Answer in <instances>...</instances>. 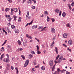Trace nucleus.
<instances>
[{"label": "nucleus", "mask_w": 74, "mask_h": 74, "mask_svg": "<svg viewBox=\"0 0 74 74\" xmlns=\"http://www.w3.org/2000/svg\"><path fill=\"white\" fill-rule=\"evenodd\" d=\"M29 60H26V62H25V64L24 66V67H26L29 64Z\"/></svg>", "instance_id": "f257e3e1"}, {"label": "nucleus", "mask_w": 74, "mask_h": 74, "mask_svg": "<svg viewBox=\"0 0 74 74\" xmlns=\"http://www.w3.org/2000/svg\"><path fill=\"white\" fill-rule=\"evenodd\" d=\"M27 14L26 15V16L27 17V18H26V20H27V19H30V18H31V16H29V12H27Z\"/></svg>", "instance_id": "f03ea898"}, {"label": "nucleus", "mask_w": 74, "mask_h": 74, "mask_svg": "<svg viewBox=\"0 0 74 74\" xmlns=\"http://www.w3.org/2000/svg\"><path fill=\"white\" fill-rule=\"evenodd\" d=\"M49 65L50 66H52L53 64V60H51L49 61Z\"/></svg>", "instance_id": "7ed1b4c3"}, {"label": "nucleus", "mask_w": 74, "mask_h": 74, "mask_svg": "<svg viewBox=\"0 0 74 74\" xmlns=\"http://www.w3.org/2000/svg\"><path fill=\"white\" fill-rule=\"evenodd\" d=\"M68 44L69 45H72L73 44V40H70L68 41Z\"/></svg>", "instance_id": "20e7f679"}, {"label": "nucleus", "mask_w": 74, "mask_h": 74, "mask_svg": "<svg viewBox=\"0 0 74 74\" xmlns=\"http://www.w3.org/2000/svg\"><path fill=\"white\" fill-rule=\"evenodd\" d=\"M63 38H67V34H64L63 35Z\"/></svg>", "instance_id": "39448f33"}, {"label": "nucleus", "mask_w": 74, "mask_h": 74, "mask_svg": "<svg viewBox=\"0 0 74 74\" xmlns=\"http://www.w3.org/2000/svg\"><path fill=\"white\" fill-rule=\"evenodd\" d=\"M37 25H34L32 27V29H37Z\"/></svg>", "instance_id": "423d86ee"}, {"label": "nucleus", "mask_w": 74, "mask_h": 74, "mask_svg": "<svg viewBox=\"0 0 74 74\" xmlns=\"http://www.w3.org/2000/svg\"><path fill=\"white\" fill-rule=\"evenodd\" d=\"M51 32L53 33H55V29L54 28H51Z\"/></svg>", "instance_id": "0eeeda50"}, {"label": "nucleus", "mask_w": 74, "mask_h": 74, "mask_svg": "<svg viewBox=\"0 0 74 74\" xmlns=\"http://www.w3.org/2000/svg\"><path fill=\"white\" fill-rule=\"evenodd\" d=\"M54 11L55 12H57V13H59V10L58 8L56 9V10H54Z\"/></svg>", "instance_id": "6e6552de"}, {"label": "nucleus", "mask_w": 74, "mask_h": 74, "mask_svg": "<svg viewBox=\"0 0 74 74\" xmlns=\"http://www.w3.org/2000/svg\"><path fill=\"white\" fill-rule=\"evenodd\" d=\"M62 59H61V58H59L58 60V62L59 63H61V62H62Z\"/></svg>", "instance_id": "1a4fd4ad"}, {"label": "nucleus", "mask_w": 74, "mask_h": 74, "mask_svg": "<svg viewBox=\"0 0 74 74\" xmlns=\"http://www.w3.org/2000/svg\"><path fill=\"white\" fill-rule=\"evenodd\" d=\"M23 49L22 48H21L20 49H17V51H18V52H19V51H21Z\"/></svg>", "instance_id": "9d476101"}, {"label": "nucleus", "mask_w": 74, "mask_h": 74, "mask_svg": "<svg viewBox=\"0 0 74 74\" xmlns=\"http://www.w3.org/2000/svg\"><path fill=\"white\" fill-rule=\"evenodd\" d=\"M33 58V55L31 54H29V59H31Z\"/></svg>", "instance_id": "9b49d317"}, {"label": "nucleus", "mask_w": 74, "mask_h": 74, "mask_svg": "<svg viewBox=\"0 0 74 74\" xmlns=\"http://www.w3.org/2000/svg\"><path fill=\"white\" fill-rule=\"evenodd\" d=\"M14 14V12L13 11V9L12 8L11 9V15H13Z\"/></svg>", "instance_id": "f8f14e48"}, {"label": "nucleus", "mask_w": 74, "mask_h": 74, "mask_svg": "<svg viewBox=\"0 0 74 74\" xmlns=\"http://www.w3.org/2000/svg\"><path fill=\"white\" fill-rule=\"evenodd\" d=\"M14 31L16 33H19V30L17 29H16Z\"/></svg>", "instance_id": "ddd939ff"}, {"label": "nucleus", "mask_w": 74, "mask_h": 74, "mask_svg": "<svg viewBox=\"0 0 74 74\" xmlns=\"http://www.w3.org/2000/svg\"><path fill=\"white\" fill-rule=\"evenodd\" d=\"M10 62V59L8 58H6V63H9Z\"/></svg>", "instance_id": "4468645a"}, {"label": "nucleus", "mask_w": 74, "mask_h": 74, "mask_svg": "<svg viewBox=\"0 0 74 74\" xmlns=\"http://www.w3.org/2000/svg\"><path fill=\"white\" fill-rule=\"evenodd\" d=\"M56 64L54 65V66H53V68L52 69V71H54L55 69V66Z\"/></svg>", "instance_id": "2eb2a0df"}, {"label": "nucleus", "mask_w": 74, "mask_h": 74, "mask_svg": "<svg viewBox=\"0 0 74 74\" xmlns=\"http://www.w3.org/2000/svg\"><path fill=\"white\" fill-rule=\"evenodd\" d=\"M56 52V53L57 55L58 54V48L56 47H55Z\"/></svg>", "instance_id": "dca6fc26"}, {"label": "nucleus", "mask_w": 74, "mask_h": 74, "mask_svg": "<svg viewBox=\"0 0 74 74\" xmlns=\"http://www.w3.org/2000/svg\"><path fill=\"white\" fill-rule=\"evenodd\" d=\"M13 10L15 12H17L18 9L16 8H15L13 9Z\"/></svg>", "instance_id": "f3484780"}, {"label": "nucleus", "mask_w": 74, "mask_h": 74, "mask_svg": "<svg viewBox=\"0 0 74 74\" xmlns=\"http://www.w3.org/2000/svg\"><path fill=\"white\" fill-rule=\"evenodd\" d=\"M10 67V64H7V70H9V68Z\"/></svg>", "instance_id": "a211bd4d"}, {"label": "nucleus", "mask_w": 74, "mask_h": 74, "mask_svg": "<svg viewBox=\"0 0 74 74\" xmlns=\"http://www.w3.org/2000/svg\"><path fill=\"white\" fill-rule=\"evenodd\" d=\"M66 13H65V12H63L62 14V15L63 17H65V16H66Z\"/></svg>", "instance_id": "6ab92c4d"}, {"label": "nucleus", "mask_w": 74, "mask_h": 74, "mask_svg": "<svg viewBox=\"0 0 74 74\" xmlns=\"http://www.w3.org/2000/svg\"><path fill=\"white\" fill-rule=\"evenodd\" d=\"M15 69V70H16L17 71L16 72V74H18L19 73V71H18V68L16 67Z\"/></svg>", "instance_id": "aec40b11"}, {"label": "nucleus", "mask_w": 74, "mask_h": 74, "mask_svg": "<svg viewBox=\"0 0 74 74\" xmlns=\"http://www.w3.org/2000/svg\"><path fill=\"white\" fill-rule=\"evenodd\" d=\"M11 19H12V18L10 17H9V18H8V20L9 22H11Z\"/></svg>", "instance_id": "412c9836"}, {"label": "nucleus", "mask_w": 74, "mask_h": 74, "mask_svg": "<svg viewBox=\"0 0 74 74\" xmlns=\"http://www.w3.org/2000/svg\"><path fill=\"white\" fill-rule=\"evenodd\" d=\"M1 51L3 52L4 51V47H2L1 49Z\"/></svg>", "instance_id": "4be33fe9"}, {"label": "nucleus", "mask_w": 74, "mask_h": 74, "mask_svg": "<svg viewBox=\"0 0 74 74\" xmlns=\"http://www.w3.org/2000/svg\"><path fill=\"white\" fill-rule=\"evenodd\" d=\"M3 55H4V54H3L1 56L0 59L1 60H3L2 59V58H3Z\"/></svg>", "instance_id": "5701e85b"}, {"label": "nucleus", "mask_w": 74, "mask_h": 74, "mask_svg": "<svg viewBox=\"0 0 74 74\" xmlns=\"http://www.w3.org/2000/svg\"><path fill=\"white\" fill-rule=\"evenodd\" d=\"M41 69L42 70H45V67L44 66H42L41 67Z\"/></svg>", "instance_id": "b1692460"}, {"label": "nucleus", "mask_w": 74, "mask_h": 74, "mask_svg": "<svg viewBox=\"0 0 74 74\" xmlns=\"http://www.w3.org/2000/svg\"><path fill=\"white\" fill-rule=\"evenodd\" d=\"M66 26H67V27H69L70 28L71 27V26L70 25V24L69 23H68V24H67L66 25Z\"/></svg>", "instance_id": "393cba45"}, {"label": "nucleus", "mask_w": 74, "mask_h": 74, "mask_svg": "<svg viewBox=\"0 0 74 74\" xmlns=\"http://www.w3.org/2000/svg\"><path fill=\"white\" fill-rule=\"evenodd\" d=\"M47 22H49L50 20V18L48 16H47Z\"/></svg>", "instance_id": "a878e982"}, {"label": "nucleus", "mask_w": 74, "mask_h": 74, "mask_svg": "<svg viewBox=\"0 0 74 74\" xmlns=\"http://www.w3.org/2000/svg\"><path fill=\"white\" fill-rule=\"evenodd\" d=\"M67 50L68 51H69L70 52H71V49H69V47H68L67 48Z\"/></svg>", "instance_id": "bb28decb"}, {"label": "nucleus", "mask_w": 74, "mask_h": 74, "mask_svg": "<svg viewBox=\"0 0 74 74\" xmlns=\"http://www.w3.org/2000/svg\"><path fill=\"white\" fill-rule=\"evenodd\" d=\"M43 28V27L41 26H39L38 28V29H42Z\"/></svg>", "instance_id": "cd10ccee"}, {"label": "nucleus", "mask_w": 74, "mask_h": 74, "mask_svg": "<svg viewBox=\"0 0 74 74\" xmlns=\"http://www.w3.org/2000/svg\"><path fill=\"white\" fill-rule=\"evenodd\" d=\"M21 56L22 57V58H23V60H24V59H25V56H24L21 55Z\"/></svg>", "instance_id": "c85d7f7f"}, {"label": "nucleus", "mask_w": 74, "mask_h": 74, "mask_svg": "<svg viewBox=\"0 0 74 74\" xmlns=\"http://www.w3.org/2000/svg\"><path fill=\"white\" fill-rule=\"evenodd\" d=\"M11 27L12 29H14L15 26L14 25H12L11 26Z\"/></svg>", "instance_id": "c756f323"}, {"label": "nucleus", "mask_w": 74, "mask_h": 74, "mask_svg": "<svg viewBox=\"0 0 74 74\" xmlns=\"http://www.w3.org/2000/svg\"><path fill=\"white\" fill-rule=\"evenodd\" d=\"M18 42L19 45H21V41L20 40H18Z\"/></svg>", "instance_id": "7c9ffc66"}, {"label": "nucleus", "mask_w": 74, "mask_h": 74, "mask_svg": "<svg viewBox=\"0 0 74 74\" xmlns=\"http://www.w3.org/2000/svg\"><path fill=\"white\" fill-rule=\"evenodd\" d=\"M10 10V8H6L5 9V11H6V12H7V11H9V10Z\"/></svg>", "instance_id": "2f4dec72"}, {"label": "nucleus", "mask_w": 74, "mask_h": 74, "mask_svg": "<svg viewBox=\"0 0 74 74\" xmlns=\"http://www.w3.org/2000/svg\"><path fill=\"white\" fill-rule=\"evenodd\" d=\"M32 0H28L27 3H32Z\"/></svg>", "instance_id": "473e14b6"}, {"label": "nucleus", "mask_w": 74, "mask_h": 74, "mask_svg": "<svg viewBox=\"0 0 74 74\" xmlns=\"http://www.w3.org/2000/svg\"><path fill=\"white\" fill-rule=\"evenodd\" d=\"M57 71L58 72V74H59V73H60V69H57Z\"/></svg>", "instance_id": "72a5a7b5"}, {"label": "nucleus", "mask_w": 74, "mask_h": 74, "mask_svg": "<svg viewBox=\"0 0 74 74\" xmlns=\"http://www.w3.org/2000/svg\"><path fill=\"white\" fill-rule=\"evenodd\" d=\"M45 14L46 15H48V12L46 11L45 12Z\"/></svg>", "instance_id": "f704fd0d"}, {"label": "nucleus", "mask_w": 74, "mask_h": 74, "mask_svg": "<svg viewBox=\"0 0 74 74\" xmlns=\"http://www.w3.org/2000/svg\"><path fill=\"white\" fill-rule=\"evenodd\" d=\"M60 56V55H58L56 57V60H58V58H59V57Z\"/></svg>", "instance_id": "c9c22d12"}, {"label": "nucleus", "mask_w": 74, "mask_h": 74, "mask_svg": "<svg viewBox=\"0 0 74 74\" xmlns=\"http://www.w3.org/2000/svg\"><path fill=\"white\" fill-rule=\"evenodd\" d=\"M7 48H10V50H11V49L10 48H11V46H10V45H8L7 46Z\"/></svg>", "instance_id": "e433bc0d"}, {"label": "nucleus", "mask_w": 74, "mask_h": 74, "mask_svg": "<svg viewBox=\"0 0 74 74\" xmlns=\"http://www.w3.org/2000/svg\"><path fill=\"white\" fill-rule=\"evenodd\" d=\"M54 44H55V42H54V41H53L52 42V44L51 45H52V46H53V45H54Z\"/></svg>", "instance_id": "4c0bfd02"}, {"label": "nucleus", "mask_w": 74, "mask_h": 74, "mask_svg": "<svg viewBox=\"0 0 74 74\" xmlns=\"http://www.w3.org/2000/svg\"><path fill=\"white\" fill-rule=\"evenodd\" d=\"M33 20H32V21L31 22H30L29 23H28V24H29V25H32V23H33Z\"/></svg>", "instance_id": "58836bf2"}, {"label": "nucleus", "mask_w": 74, "mask_h": 74, "mask_svg": "<svg viewBox=\"0 0 74 74\" xmlns=\"http://www.w3.org/2000/svg\"><path fill=\"white\" fill-rule=\"evenodd\" d=\"M37 53L38 54H40L41 53V52L39 50H37Z\"/></svg>", "instance_id": "ea45409f"}, {"label": "nucleus", "mask_w": 74, "mask_h": 74, "mask_svg": "<svg viewBox=\"0 0 74 74\" xmlns=\"http://www.w3.org/2000/svg\"><path fill=\"white\" fill-rule=\"evenodd\" d=\"M35 71V69L34 68L32 69V73H34Z\"/></svg>", "instance_id": "a19ab883"}, {"label": "nucleus", "mask_w": 74, "mask_h": 74, "mask_svg": "<svg viewBox=\"0 0 74 74\" xmlns=\"http://www.w3.org/2000/svg\"><path fill=\"white\" fill-rule=\"evenodd\" d=\"M32 1L34 2V4H36V0H32Z\"/></svg>", "instance_id": "79ce46f5"}, {"label": "nucleus", "mask_w": 74, "mask_h": 74, "mask_svg": "<svg viewBox=\"0 0 74 74\" xmlns=\"http://www.w3.org/2000/svg\"><path fill=\"white\" fill-rule=\"evenodd\" d=\"M23 43L24 44H27V41L26 40H25L24 41Z\"/></svg>", "instance_id": "37998d69"}, {"label": "nucleus", "mask_w": 74, "mask_h": 74, "mask_svg": "<svg viewBox=\"0 0 74 74\" xmlns=\"http://www.w3.org/2000/svg\"><path fill=\"white\" fill-rule=\"evenodd\" d=\"M34 65L36 64V60H34Z\"/></svg>", "instance_id": "c03bdc74"}, {"label": "nucleus", "mask_w": 74, "mask_h": 74, "mask_svg": "<svg viewBox=\"0 0 74 74\" xmlns=\"http://www.w3.org/2000/svg\"><path fill=\"white\" fill-rule=\"evenodd\" d=\"M36 48H37V50L38 51V50L39 49V47H38V46H36Z\"/></svg>", "instance_id": "a18cd8bd"}, {"label": "nucleus", "mask_w": 74, "mask_h": 74, "mask_svg": "<svg viewBox=\"0 0 74 74\" xmlns=\"http://www.w3.org/2000/svg\"><path fill=\"white\" fill-rule=\"evenodd\" d=\"M73 4H74V2H73L71 4V5L72 7H73V6H74V5H73Z\"/></svg>", "instance_id": "49530a36"}, {"label": "nucleus", "mask_w": 74, "mask_h": 74, "mask_svg": "<svg viewBox=\"0 0 74 74\" xmlns=\"http://www.w3.org/2000/svg\"><path fill=\"white\" fill-rule=\"evenodd\" d=\"M51 20L53 22L55 21V19L54 18H51Z\"/></svg>", "instance_id": "de8ad7c7"}, {"label": "nucleus", "mask_w": 74, "mask_h": 74, "mask_svg": "<svg viewBox=\"0 0 74 74\" xmlns=\"http://www.w3.org/2000/svg\"><path fill=\"white\" fill-rule=\"evenodd\" d=\"M3 32H4L6 34H7V32H6V31H5L4 29H3Z\"/></svg>", "instance_id": "09e8293b"}, {"label": "nucleus", "mask_w": 74, "mask_h": 74, "mask_svg": "<svg viewBox=\"0 0 74 74\" xmlns=\"http://www.w3.org/2000/svg\"><path fill=\"white\" fill-rule=\"evenodd\" d=\"M32 9H35V6L32 5Z\"/></svg>", "instance_id": "8fccbe9b"}, {"label": "nucleus", "mask_w": 74, "mask_h": 74, "mask_svg": "<svg viewBox=\"0 0 74 74\" xmlns=\"http://www.w3.org/2000/svg\"><path fill=\"white\" fill-rule=\"evenodd\" d=\"M31 53H33V54H34L35 55L36 54V53L34 52V51H32L31 52Z\"/></svg>", "instance_id": "3c124183"}, {"label": "nucleus", "mask_w": 74, "mask_h": 74, "mask_svg": "<svg viewBox=\"0 0 74 74\" xmlns=\"http://www.w3.org/2000/svg\"><path fill=\"white\" fill-rule=\"evenodd\" d=\"M62 45H63V46H64V47H67V45H66V44H64Z\"/></svg>", "instance_id": "603ef678"}, {"label": "nucleus", "mask_w": 74, "mask_h": 74, "mask_svg": "<svg viewBox=\"0 0 74 74\" xmlns=\"http://www.w3.org/2000/svg\"><path fill=\"white\" fill-rule=\"evenodd\" d=\"M27 45V44L26 43H23V45H24V46H25V47H26V46Z\"/></svg>", "instance_id": "864d4df0"}, {"label": "nucleus", "mask_w": 74, "mask_h": 74, "mask_svg": "<svg viewBox=\"0 0 74 74\" xmlns=\"http://www.w3.org/2000/svg\"><path fill=\"white\" fill-rule=\"evenodd\" d=\"M35 39H36V40H37V41H38V42H40V40H38V39H37L36 38H35Z\"/></svg>", "instance_id": "5fc2aeb1"}, {"label": "nucleus", "mask_w": 74, "mask_h": 74, "mask_svg": "<svg viewBox=\"0 0 74 74\" xmlns=\"http://www.w3.org/2000/svg\"><path fill=\"white\" fill-rule=\"evenodd\" d=\"M21 21V17H19L18 18V21Z\"/></svg>", "instance_id": "6e6d98bb"}, {"label": "nucleus", "mask_w": 74, "mask_h": 74, "mask_svg": "<svg viewBox=\"0 0 74 74\" xmlns=\"http://www.w3.org/2000/svg\"><path fill=\"white\" fill-rule=\"evenodd\" d=\"M3 62H6V59L4 58V59H3Z\"/></svg>", "instance_id": "4d7b16f0"}, {"label": "nucleus", "mask_w": 74, "mask_h": 74, "mask_svg": "<svg viewBox=\"0 0 74 74\" xmlns=\"http://www.w3.org/2000/svg\"><path fill=\"white\" fill-rule=\"evenodd\" d=\"M66 74H70V72L67 71Z\"/></svg>", "instance_id": "13d9d810"}, {"label": "nucleus", "mask_w": 74, "mask_h": 74, "mask_svg": "<svg viewBox=\"0 0 74 74\" xmlns=\"http://www.w3.org/2000/svg\"><path fill=\"white\" fill-rule=\"evenodd\" d=\"M8 26H10V25H11V23H9L8 24Z\"/></svg>", "instance_id": "bf43d9fd"}, {"label": "nucleus", "mask_w": 74, "mask_h": 74, "mask_svg": "<svg viewBox=\"0 0 74 74\" xmlns=\"http://www.w3.org/2000/svg\"><path fill=\"white\" fill-rule=\"evenodd\" d=\"M43 48H45V45L44 44H43L42 45Z\"/></svg>", "instance_id": "052dcab7"}, {"label": "nucleus", "mask_w": 74, "mask_h": 74, "mask_svg": "<svg viewBox=\"0 0 74 74\" xmlns=\"http://www.w3.org/2000/svg\"><path fill=\"white\" fill-rule=\"evenodd\" d=\"M60 71L61 72V73H63V71H63V70H61Z\"/></svg>", "instance_id": "680f3d73"}, {"label": "nucleus", "mask_w": 74, "mask_h": 74, "mask_svg": "<svg viewBox=\"0 0 74 74\" xmlns=\"http://www.w3.org/2000/svg\"><path fill=\"white\" fill-rule=\"evenodd\" d=\"M13 17H14V18H17V17L16 16H15V15H14Z\"/></svg>", "instance_id": "e2e57ef3"}, {"label": "nucleus", "mask_w": 74, "mask_h": 74, "mask_svg": "<svg viewBox=\"0 0 74 74\" xmlns=\"http://www.w3.org/2000/svg\"><path fill=\"white\" fill-rule=\"evenodd\" d=\"M68 7H71V4H68Z\"/></svg>", "instance_id": "0e129e2a"}, {"label": "nucleus", "mask_w": 74, "mask_h": 74, "mask_svg": "<svg viewBox=\"0 0 74 74\" xmlns=\"http://www.w3.org/2000/svg\"><path fill=\"white\" fill-rule=\"evenodd\" d=\"M61 14H62V11H61L60 12V13H59V16H60V15H61Z\"/></svg>", "instance_id": "69168bd1"}, {"label": "nucleus", "mask_w": 74, "mask_h": 74, "mask_svg": "<svg viewBox=\"0 0 74 74\" xmlns=\"http://www.w3.org/2000/svg\"><path fill=\"white\" fill-rule=\"evenodd\" d=\"M11 69L12 70H14V67H13L12 66H11Z\"/></svg>", "instance_id": "338daca9"}, {"label": "nucleus", "mask_w": 74, "mask_h": 74, "mask_svg": "<svg viewBox=\"0 0 74 74\" xmlns=\"http://www.w3.org/2000/svg\"><path fill=\"white\" fill-rule=\"evenodd\" d=\"M28 38H30V39H32V36H28Z\"/></svg>", "instance_id": "774afa93"}]
</instances>
